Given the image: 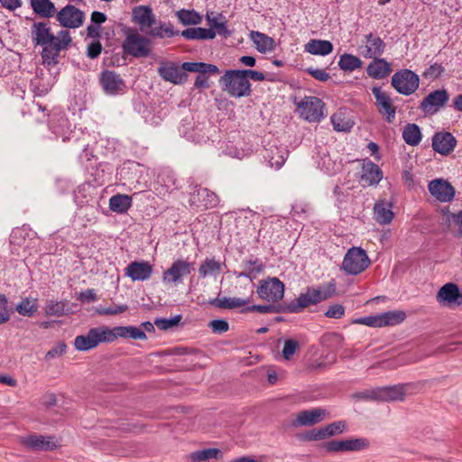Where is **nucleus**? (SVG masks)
I'll return each instance as SVG.
<instances>
[{"mask_svg":"<svg viewBox=\"0 0 462 462\" xmlns=\"http://www.w3.org/2000/svg\"><path fill=\"white\" fill-rule=\"evenodd\" d=\"M31 37L34 46L42 48V58L44 62H56L61 51L67 50L71 43L69 31L60 30L56 35L46 22H36L31 27Z\"/></svg>","mask_w":462,"mask_h":462,"instance_id":"nucleus-1","label":"nucleus"},{"mask_svg":"<svg viewBox=\"0 0 462 462\" xmlns=\"http://www.w3.org/2000/svg\"><path fill=\"white\" fill-rule=\"evenodd\" d=\"M335 292L336 285L332 282L318 288H308L306 292L301 293L296 300L289 303L286 310L291 313H298L310 305L331 298Z\"/></svg>","mask_w":462,"mask_h":462,"instance_id":"nucleus-2","label":"nucleus"},{"mask_svg":"<svg viewBox=\"0 0 462 462\" xmlns=\"http://www.w3.org/2000/svg\"><path fill=\"white\" fill-rule=\"evenodd\" d=\"M223 91L230 97L240 98L249 97L252 92L251 83L242 69L226 70L219 79Z\"/></svg>","mask_w":462,"mask_h":462,"instance_id":"nucleus-3","label":"nucleus"},{"mask_svg":"<svg viewBox=\"0 0 462 462\" xmlns=\"http://www.w3.org/2000/svg\"><path fill=\"white\" fill-rule=\"evenodd\" d=\"M151 40L138 32L134 29L125 31V38L122 43V49L125 54L134 58L147 57L152 51Z\"/></svg>","mask_w":462,"mask_h":462,"instance_id":"nucleus-4","label":"nucleus"},{"mask_svg":"<svg viewBox=\"0 0 462 462\" xmlns=\"http://www.w3.org/2000/svg\"><path fill=\"white\" fill-rule=\"evenodd\" d=\"M111 337L108 327L101 326L88 330L86 335L77 336L74 346L79 351H88L97 347L100 343H109Z\"/></svg>","mask_w":462,"mask_h":462,"instance_id":"nucleus-5","label":"nucleus"},{"mask_svg":"<svg viewBox=\"0 0 462 462\" xmlns=\"http://www.w3.org/2000/svg\"><path fill=\"white\" fill-rule=\"evenodd\" d=\"M297 112L308 122H319L325 117V104L317 97H305L297 101Z\"/></svg>","mask_w":462,"mask_h":462,"instance_id":"nucleus-6","label":"nucleus"},{"mask_svg":"<svg viewBox=\"0 0 462 462\" xmlns=\"http://www.w3.org/2000/svg\"><path fill=\"white\" fill-rule=\"evenodd\" d=\"M369 264L366 252L360 247H352L344 257L342 268L346 273L356 275L364 272Z\"/></svg>","mask_w":462,"mask_h":462,"instance_id":"nucleus-7","label":"nucleus"},{"mask_svg":"<svg viewBox=\"0 0 462 462\" xmlns=\"http://www.w3.org/2000/svg\"><path fill=\"white\" fill-rule=\"evenodd\" d=\"M391 83L398 93L409 96L418 89L420 79L415 72L410 69H402L393 75Z\"/></svg>","mask_w":462,"mask_h":462,"instance_id":"nucleus-8","label":"nucleus"},{"mask_svg":"<svg viewBox=\"0 0 462 462\" xmlns=\"http://www.w3.org/2000/svg\"><path fill=\"white\" fill-rule=\"evenodd\" d=\"M140 31L151 37L155 38H171L179 34V31L174 30V26L171 23L157 20L154 13L148 18Z\"/></svg>","mask_w":462,"mask_h":462,"instance_id":"nucleus-9","label":"nucleus"},{"mask_svg":"<svg viewBox=\"0 0 462 462\" xmlns=\"http://www.w3.org/2000/svg\"><path fill=\"white\" fill-rule=\"evenodd\" d=\"M257 293L263 300L277 302L284 295V284L276 277L268 278L259 282Z\"/></svg>","mask_w":462,"mask_h":462,"instance_id":"nucleus-10","label":"nucleus"},{"mask_svg":"<svg viewBox=\"0 0 462 462\" xmlns=\"http://www.w3.org/2000/svg\"><path fill=\"white\" fill-rule=\"evenodd\" d=\"M193 264L186 260L177 259L163 272L162 282L165 284L177 285L182 282L185 276L191 273Z\"/></svg>","mask_w":462,"mask_h":462,"instance_id":"nucleus-11","label":"nucleus"},{"mask_svg":"<svg viewBox=\"0 0 462 462\" xmlns=\"http://www.w3.org/2000/svg\"><path fill=\"white\" fill-rule=\"evenodd\" d=\"M449 96L446 89H438L428 94L420 102V108L427 116H433L445 106Z\"/></svg>","mask_w":462,"mask_h":462,"instance_id":"nucleus-12","label":"nucleus"},{"mask_svg":"<svg viewBox=\"0 0 462 462\" xmlns=\"http://www.w3.org/2000/svg\"><path fill=\"white\" fill-rule=\"evenodd\" d=\"M56 19L60 26L76 29L83 24L85 14L76 6L68 5L57 13Z\"/></svg>","mask_w":462,"mask_h":462,"instance_id":"nucleus-13","label":"nucleus"},{"mask_svg":"<svg viewBox=\"0 0 462 462\" xmlns=\"http://www.w3.org/2000/svg\"><path fill=\"white\" fill-rule=\"evenodd\" d=\"M385 44L376 34L369 33L365 35L362 43L358 46V52L364 58L375 59L384 51Z\"/></svg>","mask_w":462,"mask_h":462,"instance_id":"nucleus-14","label":"nucleus"},{"mask_svg":"<svg viewBox=\"0 0 462 462\" xmlns=\"http://www.w3.org/2000/svg\"><path fill=\"white\" fill-rule=\"evenodd\" d=\"M437 300L440 305L453 308L462 305V294L458 286L448 282L443 285L437 293Z\"/></svg>","mask_w":462,"mask_h":462,"instance_id":"nucleus-15","label":"nucleus"},{"mask_svg":"<svg viewBox=\"0 0 462 462\" xmlns=\"http://www.w3.org/2000/svg\"><path fill=\"white\" fill-rule=\"evenodd\" d=\"M428 188L430 195L440 202H449L455 197L454 187L445 180L435 179L429 183Z\"/></svg>","mask_w":462,"mask_h":462,"instance_id":"nucleus-16","label":"nucleus"},{"mask_svg":"<svg viewBox=\"0 0 462 462\" xmlns=\"http://www.w3.org/2000/svg\"><path fill=\"white\" fill-rule=\"evenodd\" d=\"M372 93L376 99L380 114L385 116L388 123H392L395 118L396 108L393 105L390 96L383 91L380 87H374Z\"/></svg>","mask_w":462,"mask_h":462,"instance_id":"nucleus-17","label":"nucleus"},{"mask_svg":"<svg viewBox=\"0 0 462 462\" xmlns=\"http://www.w3.org/2000/svg\"><path fill=\"white\" fill-rule=\"evenodd\" d=\"M158 73L164 80L173 84H181L187 79V74L182 68L171 61L161 62Z\"/></svg>","mask_w":462,"mask_h":462,"instance_id":"nucleus-18","label":"nucleus"},{"mask_svg":"<svg viewBox=\"0 0 462 462\" xmlns=\"http://www.w3.org/2000/svg\"><path fill=\"white\" fill-rule=\"evenodd\" d=\"M152 265L145 261H134L125 268V275L132 281H146L152 274Z\"/></svg>","mask_w":462,"mask_h":462,"instance_id":"nucleus-19","label":"nucleus"},{"mask_svg":"<svg viewBox=\"0 0 462 462\" xmlns=\"http://www.w3.org/2000/svg\"><path fill=\"white\" fill-rule=\"evenodd\" d=\"M457 145L456 138L448 132H439L432 138V148L441 155H448Z\"/></svg>","mask_w":462,"mask_h":462,"instance_id":"nucleus-20","label":"nucleus"},{"mask_svg":"<svg viewBox=\"0 0 462 462\" xmlns=\"http://www.w3.org/2000/svg\"><path fill=\"white\" fill-rule=\"evenodd\" d=\"M21 443L32 450H52L57 447L53 437L36 434L21 438Z\"/></svg>","mask_w":462,"mask_h":462,"instance_id":"nucleus-21","label":"nucleus"},{"mask_svg":"<svg viewBox=\"0 0 462 462\" xmlns=\"http://www.w3.org/2000/svg\"><path fill=\"white\" fill-rule=\"evenodd\" d=\"M100 83L106 93L116 95L123 90L124 80L115 71L105 70L100 75Z\"/></svg>","mask_w":462,"mask_h":462,"instance_id":"nucleus-22","label":"nucleus"},{"mask_svg":"<svg viewBox=\"0 0 462 462\" xmlns=\"http://www.w3.org/2000/svg\"><path fill=\"white\" fill-rule=\"evenodd\" d=\"M327 415V411L321 408L305 410L296 414L294 426H311L322 421Z\"/></svg>","mask_w":462,"mask_h":462,"instance_id":"nucleus-23","label":"nucleus"},{"mask_svg":"<svg viewBox=\"0 0 462 462\" xmlns=\"http://www.w3.org/2000/svg\"><path fill=\"white\" fill-rule=\"evenodd\" d=\"M111 337H109V343L114 342L118 337L123 338H133V339H146V335L141 328L134 326H118L113 328H108Z\"/></svg>","mask_w":462,"mask_h":462,"instance_id":"nucleus-24","label":"nucleus"},{"mask_svg":"<svg viewBox=\"0 0 462 462\" xmlns=\"http://www.w3.org/2000/svg\"><path fill=\"white\" fill-rule=\"evenodd\" d=\"M408 384L378 387L379 402L402 401L405 398Z\"/></svg>","mask_w":462,"mask_h":462,"instance_id":"nucleus-25","label":"nucleus"},{"mask_svg":"<svg viewBox=\"0 0 462 462\" xmlns=\"http://www.w3.org/2000/svg\"><path fill=\"white\" fill-rule=\"evenodd\" d=\"M190 201L198 207L208 208L217 206L218 199L214 192L206 188H200L191 194Z\"/></svg>","mask_w":462,"mask_h":462,"instance_id":"nucleus-26","label":"nucleus"},{"mask_svg":"<svg viewBox=\"0 0 462 462\" xmlns=\"http://www.w3.org/2000/svg\"><path fill=\"white\" fill-rule=\"evenodd\" d=\"M383 178V172L374 162L364 163L362 168L361 181L363 186L376 185Z\"/></svg>","mask_w":462,"mask_h":462,"instance_id":"nucleus-27","label":"nucleus"},{"mask_svg":"<svg viewBox=\"0 0 462 462\" xmlns=\"http://www.w3.org/2000/svg\"><path fill=\"white\" fill-rule=\"evenodd\" d=\"M394 214L392 211V203L382 199L374 206V218L380 225H387L393 219Z\"/></svg>","mask_w":462,"mask_h":462,"instance_id":"nucleus-28","label":"nucleus"},{"mask_svg":"<svg viewBox=\"0 0 462 462\" xmlns=\"http://www.w3.org/2000/svg\"><path fill=\"white\" fill-rule=\"evenodd\" d=\"M392 69L390 63L383 59L376 57L366 68L367 74L376 79H382L389 76Z\"/></svg>","mask_w":462,"mask_h":462,"instance_id":"nucleus-29","label":"nucleus"},{"mask_svg":"<svg viewBox=\"0 0 462 462\" xmlns=\"http://www.w3.org/2000/svg\"><path fill=\"white\" fill-rule=\"evenodd\" d=\"M223 456L219 448H209L194 451L187 456L189 462H210L211 460H217Z\"/></svg>","mask_w":462,"mask_h":462,"instance_id":"nucleus-30","label":"nucleus"},{"mask_svg":"<svg viewBox=\"0 0 462 462\" xmlns=\"http://www.w3.org/2000/svg\"><path fill=\"white\" fill-rule=\"evenodd\" d=\"M249 36L259 52L265 53L274 50L275 43L272 37L256 31H252Z\"/></svg>","mask_w":462,"mask_h":462,"instance_id":"nucleus-31","label":"nucleus"},{"mask_svg":"<svg viewBox=\"0 0 462 462\" xmlns=\"http://www.w3.org/2000/svg\"><path fill=\"white\" fill-rule=\"evenodd\" d=\"M288 156V151L283 147H272L267 150L264 158L267 160L270 167L280 169L285 162Z\"/></svg>","mask_w":462,"mask_h":462,"instance_id":"nucleus-32","label":"nucleus"},{"mask_svg":"<svg viewBox=\"0 0 462 462\" xmlns=\"http://www.w3.org/2000/svg\"><path fill=\"white\" fill-rule=\"evenodd\" d=\"M333 51V44L326 40H310L305 44V51L313 55L326 56Z\"/></svg>","mask_w":462,"mask_h":462,"instance_id":"nucleus-33","label":"nucleus"},{"mask_svg":"<svg viewBox=\"0 0 462 462\" xmlns=\"http://www.w3.org/2000/svg\"><path fill=\"white\" fill-rule=\"evenodd\" d=\"M31 5L33 12L43 18H51L56 13V7L51 0H31Z\"/></svg>","mask_w":462,"mask_h":462,"instance_id":"nucleus-34","label":"nucleus"},{"mask_svg":"<svg viewBox=\"0 0 462 462\" xmlns=\"http://www.w3.org/2000/svg\"><path fill=\"white\" fill-rule=\"evenodd\" d=\"M181 36L188 40H211L216 37V32L212 29L192 27L183 30Z\"/></svg>","mask_w":462,"mask_h":462,"instance_id":"nucleus-35","label":"nucleus"},{"mask_svg":"<svg viewBox=\"0 0 462 462\" xmlns=\"http://www.w3.org/2000/svg\"><path fill=\"white\" fill-rule=\"evenodd\" d=\"M132 205V198L128 195L117 194L109 199V208L116 213H125Z\"/></svg>","mask_w":462,"mask_h":462,"instance_id":"nucleus-36","label":"nucleus"},{"mask_svg":"<svg viewBox=\"0 0 462 462\" xmlns=\"http://www.w3.org/2000/svg\"><path fill=\"white\" fill-rule=\"evenodd\" d=\"M421 137L420 129L416 124H408L402 131V138L409 145H418L421 141Z\"/></svg>","mask_w":462,"mask_h":462,"instance_id":"nucleus-37","label":"nucleus"},{"mask_svg":"<svg viewBox=\"0 0 462 462\" xmlns=\"http://www.w3.org/2000/svg\"><path fill=\"white\" fill-rule=\"evenodd\" d=\"M222 271V263L213 258H207L199 266V273L201 277L216 276Z\"/></svg>","mask_w":462,"mask_h":462,"instance_id":"nucleus-38","label":"nucleus"},{"mask_svg":"<svg viewBox=\"0 0 462 462\" xmlns=\"http://www.w3.org/2000/svg\"><path fill=\"white\" fill-rule=\"evenodd\" d=\"M249 299H242L237 297H223L217 298L211 303L220 309H236L249 303Z\"/></svg>","mask_w":462,"mask_h":462,"instance_id":"nucleus-39","label":"nucleus"},{"mask_svg":"<svg viewBox=\"0 0 462 462\" xmlns=\"http://www.w3.org/2000/svg\"><path fill=\"white\" fill-rule=\"evenodd\" d=\"M15 310L22 316L32 317L38 310L37 299L26 297L16 305Z\"/></svg>","mask_w":462,"mask_h":462,"instance_id":"nucleus-40","label":"nucleus"},{"mask_svg":"<svg viewBox=\"0 0 462 462\" xmlns=\"http://www.w3.org/2000/svg\"><path fill=\"white\" fill-rule=\"evenodd\" d=\"M152 13L153 11L149 5H137L133 8L132 21L141 29Z\"/></svg>","mask_w":462,"mask_h":462,"instance_id":"nucleus-41","label":"nucleus"},{"mask_svg":"<svg viewBox=\"0 0 462 462\" xmlns=\"http://www.w3.org/2000/svg\"><path fill=\"white\" fill-rule=\"evenodd\" d=\"M363 66V61L356 56L344 53L340 56L338 67L344 71H354Z\"/></svg>","mask_w":462,"mask_h":462,"instance_id":"nucleus-42","label":"nucleus"},{"mask_svg":"<svg viewBox=\"0 0 462 462\" xmlns=\"http://www.w3.org/2000/svg\"><path fill=\"white\" fill-rule=\"evenodd\" d=\"M207 20L210 26L209 29L214 30L216 33L219 35L229 34L225 24V18L221 14H214V13L207 14Z\"/></svg>","mask_w":462,"mask_h":462,"instance_id":"nucleus-43","label":"nucleus"},{"mask_svg":"<svg viewBox=\"0 0 462 462\" xmlns=\"http://www.w3.org/2000/svg\"><path fill=\"white\" fill-rule=\"evenodd\" d=\"M176 16L183 25H196L201 23L202 17L194 10L181 9L176 12Z\"/></svg>","mask_w":462,"mask_h":462,"instance_id":"nucleus-44","label":"nucleus"},{"mask_svg":"<svg viewBox=\"0 0 462 462\" xmlns=\"http://www.w3.org/2000/svg\"><path fill=\"white\" fill-rule=\"evenodd\" d=\"M406 319V313L402 310H391L381 314L382 326H395Z\"/></svg>","mask_w":462,"mask_h":462,"instance_id":"nucleus-45","label":"nucleus"},{"mask_svg":"<svg viewBox=\"0 0 462 462\" xmlns=\"http://www.w3.org/2000/svg\"><path fill=\"white\" fill-rule=\"evenodd\" d=\"M331 123L334 129L337 132H347L353 126V123L346 118L342 111H338L331 116Z\"/></svg>","mask_w":462,"mask_h":462,"instance_id":"nucleus-46","label":"nucleus"},{"mask_svg":"<svg viewBox=\"0 0 462 462\" xmlns=\"http://www.w3.org/2000/svg\"><path fill=\"white\" fill-rule=\"evenodd\" d=\"M346 452L365 450L370 447V441L365 438H355L345 439Z\"/></svg>","mask_w":462,"mask_h":462,"instance_id":"nucleus-47","label":"nucleus"},{"mask_svg":"<svg viewBox=\"0 0 462 462\" xmlns=\"http://www.w3.org/2000/svg\"><path fill=\"white\" fill-rule=\"evenodd\" d=\"M45 315L61 317L65 314V304L62 301L50 300L44 308Z\"/></svg>","mask_w":462,"mask_h":462,"instance_id":"nucleus-48","label":"nucleus"},{"mask_svg":"<svg viewBox=\"0 0 462 462\" xmlns=\"http://www.w3.org/2000/svg\"><path fill=\"white\" fill-rule=\"evenodd\" d=\"M181 320L180 315H176L170 319H156L154 320L155 326L161 330H167L179 325Z\"/></svg>","mask_w":462,"mask_h":462,"instance_id":"nucleus-49","label":"nucleus"},{"mask_svg":"<svg viewBox=\"0 0 462 462\" xmlns=\"http://www.w3.org/2000/svg\"><path fill=\"white\" fill-rule=\"evenodd\" d=\"M299 342L295 339H286L284 341L283 348L282 351V357L285 360H291L296 351L299 349Z\"/></svg>","mask_w":462,"mask_h":462,"instance_id":"nucleus-50","label":"nucleus"},{"mask_svg":"<svg viewBox=\"0 0 462 462\" xmlns=\"http://www.w3.org/2000/svg\"><path fill=\"white\" fill-rule=\"evenodd\" d=\"M444 71L445 69L441 64L434 63L423 71L422 76L427 79L435 80L440 77Z\"/></svg>","mask_w":462,"mask_h":462,"instance_id":"nucleus-51","label":"nucleus"},{"mask_svg":"<svg viewBox=\"0 0 462 462\" xmlns=\"http://www.w3.org/2000/svg\"><path fill=\"white\" fill-rule=\"evenodd\" d=\"M354 397L358 400L379 402L378 387L357 392Z\"/></svg>","mask_w":462,"mask_h":462,"instance_id":"nucleus-52","label":"nucleus"},{"mask_svg":"<svg viewBox=\"0 0 462 462\" xmlns=\"http://www.w3.org/2000/svg\"><path fill=\"white\" fill-rule=\"evenodd\" d=\"M346 430V424L343 420L334 421L325 426V431L328 437L343 433Z\"/></svg>","mask_w":462,"mask_h":462,"instance_id":"nucleus-53","label":"nucleus"},{"mask_svg":"<svg viewBox=\"0 0 462 462\" xmlns=\"http://www.w3.org/2000/svg\"><path fill=\"white\" fill-rule=\"evenodd\" d=\"M355 323L365 325L368 327L373 328H382V320H381V314L376 316H368V317H363L359 318L355 320Z\"/></svg>","mask_w":462,"mask_h":462,"instance_id":"nucleus-54","label":"nucleus"},{"mask_svg":"<svg viewBox=\"0 0 462 462\" xmlns=\"http://www.w3.org/2000/svg\"><path fill=\"white\" fill-rule=\"evenodd\" d=\"M325 316L329 319H341L345 316V307L341 304H334L328 307Z\"/></svg>","mask_w":462,"mask_h":462,"instance_id":"nucleus-55","label":"nucleus"},{"mask_svg":"<svg viewBox=\"0 0 462 462\" xmlns=\"http://www.w3.org/2000/svg\"><path fill=\"white\" fill-rule=\"evenodd\" d=\"M242 264L244 269L250 270L253 273H260L263 270V263L257 258L245 260Z\"/></svg>","mask_w":462,"mask_h":462,"instance_id":"nucleus-56","label":"nucleus"},{"mask_svg":"<svg viewBox=\"0 0 462 462\" xmlns=\"http://www.w3.org/2000/svg\"><path fill=\"white\" fill-rule=\"evenodd\" d=\"M208 327L214 333L222 334L229 329L227 321L224 319H214L209 322Z\"/></svg>","mask_w":462,"mask_h":462,"instance_id":"nucleus-57","label":"nucleus"},{"mask_svg":"<svg viewBox=\"0 0 462 462\" xmlns=\"http://www.w3.org/2000/svg\"><path fill=\"white\" fill-rule=\"evenodd\" d=\"M66 345L63 342H60L57 346L49 350L45 355V359L51 360L61 356L66 352Z\"/></svg>","mask_w":462,"mask_h":462,"instance_id":"nucleus-58","label":"nucleus"},{"mask_svg":"<svg viewBox=\"0 0 462 462\" xmlns=\"http://www.w3.org/2000/svg\"><path fill=\"white\" fill-rule=\"evenodd\" d=\"M324 447L328 452H346L345 439L328 441Z\"/></svg>","mask_w":462,"mask_h":462,"instance_id":"nucleus-59","label":"nucleus"},{"mask_svg":"<svg viewBox=\"0 0 462 462\" xmlns=\"http://www.w3.org/2000/svg\"><path fill=\"white\" fill-rule=\"evenodd\" d=\"M127 309L128 307L126 305H116L97 310V313L101 315H116L125 312Z\"/></svg>","mask_w":462,"mask_h":462,"instance_id":"nucleus-60","label":"nucleus"},{"mask_svg":"<svg viewBox=\"0 0 462 462\" xmlns=\"http://www.w3.org/2000/svg\"><path fill=\"white\" fill-rule=\"evenodd\" d=\"M306 71L311 75L315 79L325 82L329 79V74L321 69L308 68Z\"/></svg>","mask_w":462,"mask_h":462,"instance_id":"nucleus-61","label":"nucleus"},{"mask_svg":"<svg viewBox=\"0 0 462 462\" xmlns=\"http://www.w3.org/2000/svg\"><path fill=\"white\" fill-rule=\"evenodd\" d=\"M68 125V120L64 117H60L59 119L58 125H51L52 132L57 135L62 137L63 141H65L68 136L66 135L67 132L64 131V127Z\"/></svg>","mask_w":462,"mask_h":462,"instance_id":"nucleus-62","label":"nucleus"},{"mask_svg":"<svg viewBox=\"0 0 462 462\" xmlns=\"http://www.w3.org/2000/svg\"><path fill=\"white\" fill-rule=\"evenodd\" d=\"M97 299V297L94 289H88L84 291H81L78 296L79 300L87 303L96 301Z\"/></svg>","mask_w":462,"mask_h":462,"instance_id":"nucleus-63","label":"nucleus"},{"mask_svg":"<svg viewBox=\"0 0 462 462\" xmlns=\"http://www.w3.org/2000/svg\"><path fill=\"white\" fill-rule=\"evenodd\" d=\"M102 51V45L99 41H96L88 44V56L90 59H96L98 57Z\"/></svg>","mask_w":462,"mask_h":462,"instance_id":"nucleus-64","label":"nucleus"}]
</instances>
